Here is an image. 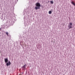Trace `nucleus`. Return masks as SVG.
I'll return each instance as SVG.
<instances>
[{
    "instance_id": "1",
    "label": "nucleus",
    "mask_w": 75,
    "mask_h": 75,
    "mask_svg": "<svg viewBox=\"0 0 75 75\" xmlns=\"http://www.w3.org/2000/svg\"><path fill=\"white\" fill-rule=\"evenodd\" d=\"M35 5L36 6L35 8V9L36 10L37 9H40V7H41V4L39 3H37Z\"/></svg>"
},
{
    "instance_id": "2",
    "label": "nucleus",
    "mask_w": 75,
    "mask_h": 75,
    "mask_svg": "<svg viewBox=\"0 0 75 75\" xmlns=\"http://www.w3.org/2000/svg\"><path fill=\"white\" fill-rule=\"evenodd\" d=\"M11 65V62L10 61H9L6 64V65H7V66H8V65Z\"/></svg>"
},
{
    "instance_id": "3",
    "label": "nucleus",
    "mask_w": 75,
    "mask_h": 75,
    "mask_svg": "<svg viewBox=\"0 0 75 75\" xmlns=\"http://www.w3.org/2000/svg\"><path fill=\"white\" fill-rule=\"evenodd\" d=\"M25 67H27V66L26 65V64H25L22 67V69L23 70L25 69Z\"/></svg>"
},
{
    "instance_id": "4",
    "label": "nucleus",
    "mask_w": 75,
    "mask_h": 75,
    "mask_svg": "<svg viewBox=\"0 0 75 75\" xmlns=\"http://www.w3.org/2000/svg\"><path fill=\"white\" fill-rule=\"evenodd\" d=\"M4 61L5 62L7 63V62H8V58H5L4 59Z\"/></svg>"
},
{
    "instance_id": "5",
    "label": "nucleus",
    "mask_w": 75,
    "mask_h": 75,
    "mask_svg": "<svg viewBox=\"0 0 75 75\" xmlns=\"http://www.w3.org/2000/svg\"><path fill=\"white\" fill-rule=\"evenodd\" d=\"M68 27L69 28V29H70V28H72V26H71V25H69Z\"/></svg>"
},
{
    "instance_id": "6",
    "label": "nucleus",
    "mask_w": 75,
    "mask_h": 75,
    "mask_svg": "<svg viewBox=\"0 0 75 75\" xmlns=\"http://www.w3.org/2000/svg\"><path fill=\"white\" fill-rule=\"evenodd\" d=\"M71 4H73V5H74V6H75V3H74V2L73 1H72L71 2Z\"/></svg>"
},
{
    "instance_id": "7",
    "label": "nucleus",
    "mask_w": 75,
    "mask_h": 75,
    "mask_svg": "<svg viewBox=\"0 0 75 75\" xmlns=\"http://www.w3.org/2000/svg\"><path fill=\"white\" fill-rule=\"evenodd\" d=\"M52 13V11H49V14H51Z\"/></svg>"
},
{
    "instance_id": "8",
    "label": "nucleus",
    "mask_w": 75,
    "mask_h": 75,
    "mask_svg": "<svg viewBox=\"0 0 75 75\" xmlns=\"http://www.w3.org/2000/svg\"><path fill=\"white\" fill-rule=\"evenodd\" d=\"M6 34L7 35V36H8V32H6Z\"/></svg>"
},
{
    "instance_id": "9",
    "label": "nucleus",
    "mask_w": 75,
    "mask_h": 75,
    "mask_svg": "<svg viewBox=\"0 0 75 75\" xmlns=\"http://www.w3.org/2000/svg\"><path fill=\"white\" fill-rule=\"evenodd\" d=\"M50 3H51V4H53L54 2H53V1H51Z\"/></svg>"
},
{
    "instance_id": "10",
    "label": "nucleus",
    "mask_w": 75,
    "mask_h": 75,
    "mask_svg": "<svg viewBox=\"0 0 75 75\" xmlns=\"http://www.w3.org/2000/svg\"><path fill=\"white\" fill-rule=\"evenodd\" d=\"M69 25H72V23H69Z\"/></svg>"
},
{
    "instance_id": "11",
    "label": "nucleus",
    "mask_w": 75,
    "mask_h": 75,
    "mask_svg": "<svg viewBox=\"0 0 75 75\" xmlns=\"http://www.w3.org/2000/svg\"><path fill=\"white\" fill-rule=\"evenodd\" d=\"M0 30L1 31V28H0Z\"/></svg>"
}]
</instances>
